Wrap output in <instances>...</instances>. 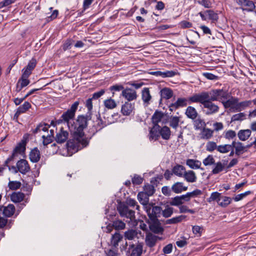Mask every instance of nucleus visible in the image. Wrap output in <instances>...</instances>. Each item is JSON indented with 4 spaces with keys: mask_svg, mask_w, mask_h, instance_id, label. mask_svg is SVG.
<instances>
[{
    "mask_svg": "<svg viewBox=\"0 0 256 256\" xmlns=\"http://www.w3.org/2000/svg\"><path fill=\"white\" fill-rule=\"evenodd\" d=\"M104 104L105 107L108 109H113L117 106L115 100L111 98L106 100Z\"/></svg>",
    "mask_w": 256,
    "mask_h": 256,
    "instance_id": "obj_43",
    "label": "nucleus"
},
{
    "mask_svg": "<svg viewBox=\"0 0 256 256\" xmlns=\"http://www.w3.org/2000/svg\"><path fill=\"white\" fill-rule=\"evenodd\" d=\"M138 232L136 230H129L126 231L124 233V236L126 239L128 240H132L137 237Z\"/></svg>",
    "mask_w": 256,
    "mask_h": 256,
    "instance_id": "obj_36",
    "label": "nucleus"
},
{
    "mask_svg": "<svg viewBox=\"0 0 256 256\" xmlns=\"http://www.w3.org/2000/svg\"><path fill=\"white\" fill-rule=\"evenodd\" d=\"M232 148H234L235 149V154L237 156H240L246 150V147L240 142L233 141L232 143Z\"/></svg>",
    "mask_w": 256,
    "mask_h": 256,
    "instance_id": "obj_17",
    "label": "nucleus"
},
{
    "mask_svg": "<svg viewBox=\"0 0 256 256\" xmlns=\"http://www.w3.org/2000/svg\"><path fill=\"white\" fill-rule=\"evenodd\" d=\"M162 78H171L175 76L177 72L173 70H166L162 72Z\"/></svg>",
    "mask_w": 256,
    "mask_h": 256,
    "instance_id": "obj_63",
    "label": "nucleus"
},
{
    "mask_svg": "<svg viewBox=\"0 0 256 256\" xmlns=\"http://www.w3.org/2000/svg\"><path fill=\"white\" fill-rule=\"evenodd\" d=\"M252 104V101L250 100H244L241 102H239L238 100L235 108V110H236V112H241L246 108L250 106Z\"/></svg>",
    "mask_w": 256,
    "mask_h": 256,
    "instance_id": "obj_25",
    "label": "nucleus"
},
{
    "mask_svg": "<svg viewBox=\"0 0 256 256\" xmlns=\"http://www.w3.org/2000/svg\"><path fill=\"white\" fill-rule=\"evenodd\" d=\"M36 60L34 58H32L28 62V64L27 65L26 68L30 71H32L36 67Z\"/></svg>",
    "mask_w": 256,
    "mask_h": 256,
    "instance_id": "obj_64",
    "label": "nucleus"
},
{
    "mask_svg": "<svg viewBox=\"0 0 256 256\" xmlns=\"http://www.w3.org/2000/svg\"><path fill=\"white\" fill-rule=\"evenodd\" d=\"M214 159L212 155H208L203 160V164L206 166L212 165L214 164Z\"/></svg>",
    "mask_w": 256,
    "mask_h": 256,
    "instance_id": "obj_55",
    "label": "nucleus"
},
{
    "mask_svg": "<svg viewBox=\"0 0 256 256\" xmlns=\"http://www.w3.org/2000/svg\"><path fill=\"white\" fill-rule=\"evenodd\" d=\"M142 99L144 104H148L152 99V96L150 94V88H144L142 90Z\"/></svg>",
    "mask_w": 256,
    "mask_h": 256,
    "instance_id": "obj_22",
    "label": "nucleus"
},
{
    "mask_svg": "<svg viewBox=\"0 0 256 256\" xmlns=\"http://www.w3.org/2000/svg\"><path fill=\"white\" fill-rule=\"evenodd\" d=\"M30 159L32 162H38L40 158V152L37 148L32 149L29 154Z\"/></svg>",
    "mask_w": 256,
    "mask_h": 256,
    "instance_id": "obj_27",
    "label": "nucleus"
},
{
    "mask_svg": "<svg viewBox=\"0 0 256 256\" xmlns=\"http://www.w3.org/2000/svg\"><path fill=\"white\" fill-rule=\"evenodd\" d=\"M238 4L242 6L243 10L252 12L255 8L254 2L250 0H238Z\"/></svg>",
    "mask_w": 256,
    "mask_h": 256,
    "instance_id": "obj_12",
    "label": "nucleus"
},
{
    "mask_svg": "<svg viewBox=\"0 0 256 256\" xmlns=\"http://www.w3.org/2000/svg\"><path fill=\"white\" fill-rule=\"evenodd\" d=\"M121 95L128 102L136 100L138 97L136 92L134 90L128 88L123 90Z\"/></svg>",
    "mask_w": 256,
    "mask_h": 256,
    "instance_id": "obj_11",
    "label": "nucleus"
},
{
    "mask_svg": "<svg viewBox=\"0 0 256 256\" xmlns=\"http://www.w3.org/2000/svg\"><path fill=\"white\" fill-rule=\"evenodd\" d=\"M180 118L178 116H171L170 119L168 118L169 126L172 128H176L178 126Z\"/></svg>",
    "mask_w": 256,
    "mask_h": 256,
    "instance_id": "obj_44",
    "label": "nucleus"
},
{
    "mask_svg": "<svg viewBox=\"0 0 256 256\" xmlns=\"http://www.w3.org/2000/svg\"><path fill=\"white\" fill-rule=\"evenodd\" d=\"M26 145L24 144V142H20L18 143L14 150L12 156H15L17 154H21L24 152L26 150Z\"/></svg>",
    "mask_w": 256,
    "mask_h": 256,
    "instance_id": "obj_38",
    "label": "nucleus"
},
{
    "mask_svg": "<svg viewBox=\"0 0 256 256\" xmlns=\"http://www.w3.org/2000/svg\"><path fill=\"white\" fill-rule=\"evenodd\" d=\"M126 204L128 206L132 207H135L136 210H139L140 206L138 204L136 200L131 198H128L126 200Z\"/></svg>",
    "mask_w": 256,
    "mask_h": 256,
    "instance_id": "obj_54",
    "label": "nucleus"
},
{
    "mask_svg": "<svg viewBox=\"0 0 256 256\" xmlns=\"http://www.w3.org/2000/svg\"><path fill=\"white\" fill-rule=\"evenodd\" d=\"M183 204L180 196L174 197L170 202V204L174 206H179Z\"/></svg>",
    "mask_w": 256,
    "mask_h": 256,
    "instance_id": "obj_59",
    "label": "nucleus"
},
{
    "mask_svg": "<svg viewBox=\"0 0 256 256\" xmlns=\"http://www.w3.org/2000/svg\"><path fill=\"white\" fill-rule=\"evenodd\" d=\"M202 74L204 76L209 80H217L219 78L218 76H216L210 72H203Z\"/></svg>",
    "mask_w": 256,
    "mask_h": 256,
    "instance_id": "obj_60",
    "label": "nucleus"
},
{
    "mask_svg": "<svg viewBox=\"0 0 256 256\" xmlns=\"http://www.w3.org/2000/svg\"><path fill=\"white\" fill-rule=\"evenodd\" d=\"M21 186L20 182L18 181H10L8 184V187L10 190H16L20 188Z\"/></svg>",
    "mask_w": 256,
    "mask_h": 256,
    "instance_id": "obj_47",
    "label": "nucleus"
},
{
    "mask_svg": "<svg viewBox=\"0 0 256 256\" xmlns=\"http://www.w3.org/2000/svg\"><path fill=\"white\" fill-rule=\"evenodd\" d=\"M110 90L112 92V96H114V92H120L124 90V86L122 84H116L112 86L109 88Z\"/></svg>",
    "mask_w": 256,
    "mask_h": 256,
    "instance_id": "obj_52",
    "label": "nucleus"
},
{
    "mask_svg": "<svg viewBox=\"0 0 256 256\" xmlns=\"http://www.w3.org/2000/svg\"><path fill=\"white\" fill-rule=\"evenodd\" d=\"M212 134L213 131L210 129H202L200 135L201 138L207 140L212 136Z\"/></svg>",
    "mask_w": 256,
    "mask_h": 256,
    "instance_id": "obj_39",
    "label": "nucleus"
},
{
    "mask_svg": "<svg viewBox=\"0 0 256 256\" xmlns=\"http://www.w3.org/2000/svg\"><path fill=\"white\" fill-rule=\"evenodd\" d=\"M25 195L21 192H14L10 195L11 200L14 202L18 203L22 201L24 198Z\"/></svg>",
    "mask_w": 256,
    "mask_h": 256,
    "instance_id": "obj_26",
    "label": "nucleus"
},
{
    "mask_svg": "<svg viewBox=\"0 0 256 256\" xmlns=\"http://www.w3.org/2000/svg\"><path fill=\"white\" fill-rule=\"evenodd\" d=\"M160 129H150L149 134L150 140H156L160 136Z\"/></svg>",
    "mask_w": 256,
    "mask_h": 256,
    "instance_id": "obj_40",
    "label": "nucleus"
},
{
    "mask_svg": "<svg viewBox=\"0 0 256 256\" xmlns=\"http://www.w3.org/2000/svg\"><path fill=\"white\" fill-rule=\"evenodd\" d=\"M188 190V187L184 186L182 182H176L172 186V190L176 194H180Z\"/></svg>",
    "mask_w": 256,
    "mask_h": 256,
    "instance_id": "obj_21",
    "label": "nucleus"
},
{
    "mask_svg": "<svg viewBox=\"0 0 256 256\" xmlns=\"http://www.w3.org/2000/svg\"><path fill=\"white\" fill-rule=\"evenodd\" d=\"M158 240V236L149 234L146 236L145 242L148 246L152 248L156 245Z\"/></svg>",
    "mask_w": 256,
    "mask_h": 256,
    "instance_id": "obj_20",
    "label": "nucleus"
},
{
    "mask_svg": "<svg viewBox=\"0 0 256 256\" xmlns=\"http://www.w3.org/2000/svg\"><path fill=\"white\" fill-rule=\"evenodd\" d=\"M208 92L212 101H218L222 103L230 97L228 92L223 89H214Z\"/></svg>",
    "mask_w": 256,
    "mask_h": 256,
    "instance_id": "obj_5",
    "label": "nucleus"
},
{
    "mask_svg": "<svg viewBox=\"0 0 256 256\" xmlns=\"http://www.w3.org/2000/svg\"><path fill=\"white\" fill-rule=\"evenodd\" d=\"M96 121L95 124L92 126V127H100V128H104L106 126V124H104L102 120L100 118V114L98 115V116H96Z\"/></svg>",
    "mask_w": 256,
    "mask_h": 256,
    "instance_id": "obj_57",
    "label": "nucleus"
},
{
    "mask_svg": "<svg viewBox=\"0 0 256 256\" xmlns=\"http://www.w3.org/2000/svg\"><path fill=\"white\" fill-rule=\"evenodd\" d=\"M212 121H210L206 123L204 120L200 118L196 119L194 122L196 128H206V126L208 124L210 126H212Z\"/></svg>",
    "mask_w": 256,
    "mask_h": 256,
    "instance_id": "obj_31",
    "label": "nucleus"
},
{
    "mask_svg": "<svg viewBox=\"0 0 256 256\" xmlns=\"http://www.w3.org/2000/svg\"><path fill=\"white\" fill-rule=\"evenodd\" d=\"M251 134V131L250 129L242 130L238 133V136L242 140H247Z\"/></svg>",
    "mask_w": 256,
    "mask_h": 256,
    "instance_id": "obj_34",
    "label": "nucleus"
},
{
    "mask_svg": "<svg viewBox=\"0 0 256 256\" xmlns=\"http://www.w3.org/2000/svg\"><path fill=\"white\" fill-rule=\"evenodd\" d=\"M192 102L189 100V98L188 99L184 98H178L175 102L170 104L169 108L172 112L179 108L186 106L188 104H190Z\"/></svg>",
    "mask_w": 256,
    "mask_h": 256,
    "instance_id": "obj_10",
    "label": "nucleus"
},
{
    "mask_svg": "<svg viewBox=\"0 0 256 256\" xmlns=\"http://www.w3.org/2000/svg\"><path fill=\"white\" fill-rule=\"evenodd\" d=\"M146 210L150 219L154 222L158 220V218L162 214V209L159 206L148 205L146 206Z\"/></svg>",
    "mask_w": 256,
    "mask_h": 256,
    "instance_id": "obj_6",
    "label": "nucleus"
},
{
    "mask_svg": "<svg viewBox=\"0 0 256 256\" xmlns=\"http://www.w3.org/2000/svg\"><path fill=\"white\" fill-rule=\"evenodd\" d=\"M80 99L74 102L70 108L64 112L58 119L55 118L54 120H48L49 124L46 122H42L36 128H50L52 126L56 127L61 126H66L68 128H86L88 126L90 122L92 120V115L90 113L86 114H80L76 118V114L80 104Z\"/></svg>",
    "mask_w": 256,
    "mask_h": 256,
    "instance_id": "obj_1",
    "label": "nucleus"
},
{
    "mask_svg": "<svg viewBox=\"0 0 256 256\" xmlns=\"http://www.w3.org/2000/svg\"><path fill=\"white\" fill-rule=\"evenodd\" d=\"M220 196L221 194L217 192H213L210 194V196L207 199V202L209 203H211L212 202L216 200L218 202V200H220Z\"/></svg>",
    "mask_w": 256,
    "mask_h": 256,
    "instance_id": "obj_46",
    "label": "nucleus"
},
{
    "mask_svg": "<svg viewBox=\"0 0 256 256\" xmlns=\"http://www.w3.org/2000/svg\"><path fill=\"white\" fill-rule=\"evenodd\" d=\"M134 109V104L126 102L122 106L121 112L124 116H130Z\"/></svg>",
    "mask_w": 256,
    "mask_h": 256,
    "instance_id": "obj_14",
    "label": "nucleus"
},
{
    "mask_svg": "<svg viewBox=\"0 0 256 256\" xmlns=\"http://www.w3.org/2000/svg\"><path fill=\"white\" fill-rule=\"evenodd\" d=\"M182 178L186 182L190 183H194L197 180L196 174L192 170H186Z\"/></svg>",
    "mask_w": 256,
    "mask_h": 256,
    "instance_id": "obj_15",
    "label": "nucleus"
},
{
    "mask_svg": "<svg viewBox=\"0 0 256 256\" xmlns=\"http://www.w3.org/2000/svg\"><path fill=\"white\" fill-rule=\"evenodd\" d=\"M30 107V104L28 102H25L23 104L17 108L14 117L18 118L21 114L26 112Z\"/></svg>",
    "mask_w": 256,
    "mask_h": 256,
    "instance_id": "obj_24",
    "label": "nucleus"
},
{
    "mask_svg": "<svg viewBox=\"0 0 256 256\" xmlns=\"http://www.w3.org/2000/svg\"><path fill=\"white\" fill-rule=\"evenodd\" d=\"M154 192L155 190L154 186L150 184H148L144 186L142 192L146 193V194L149 196H151L154 194Z\"/></svg>",
    "mask_w": 256,
    "mask_h": 256,
    "instance_id": "obj_48",
    "label": "nucleus"
},
{
    "mask_svg": "<svg viewBox=\"0 0 256 256\" xmlns=\"http://www.w3.org/2000/svg\"><path fill=\"white\" fill-rule=\"evenodd\" d=\"M186 164L191 169L200 168L202 170H204L202 168H200L202 163L198 160L194 159H188L186 160Z\"/></svg>",
    "mask_w": 256,
    "mask_h": 256,
    "instance_id": "obj_23",
    "label": "nucleus"
},
{
    "mask_svg": "<svg viewBox=\"0 0 256 256\" xmlns=\"http://www.w3.org/2000/svg\"><path fill=\"white\" fill-rule=\"evenodd\" d=\"M132 182L134 184H140L143 181V178L140 176L135 174L132 178Z\"/></svg>",
    "mask_w": 256,
    "mask_h": 256,
    "instance_id": "obj_62",
    "label": "nucleus"
},
{
    "mask_svg": "<svg viewBox=\"0 0 256 256\" xmlns=\"http://www.w3.org/2000/svg\"><path fill=\"white\" fill-rule=\"evenodd\" d=\"M192 231L194 234L196 236L200 237L202 236L203 228L202 226H192Z\"/></svg>",
    "mask_w": 256,
    "mask_h": 256,
    "instance_id": "obj_53",
    "label": "nucleus"
},
{
    "mask_svg": "<svg viewBox=\"0 0 256 256\" xmlns=\"http://www.w3.org/2000/svg\"><path fill=\"white\" fill-rule=\"evenodd\" d=\"M159 132L160 136H162V138L165 140L170 138V129H160Z\"/></svg>",
    "mask_w": 256,
    "mask_h": 256,
    "instance_id": "obj_50",
    "label": "nucleus"
},
{
    "mask_svg": "<svg viewBox=\"0 0 256 256\" xmlns=\"http://www.w3.org/2000/svg\"><path fill=\"white\" fill-rule=\"evenodd\" d=\"M152 128H168L166 124L168 123V116L162 111L156 110L151 118Z\"/></svg>",
    "mask_w": 256,
    "mask_h": 256,
    "instance_id": "obj_4",
    "label": "nucleus"
},
{
    "mask_svg": "<svg viewBox=\"0 0 256 256\" xmlns=\"http://www.w3.org/2000/svg\"><path fill=\"white\" fill-rule=\"evenodd\" d=\"M143 252V244L142 243L132 244L128 248V256H141Z\"/></svg>",
    "mask_w": 256,
    "mask_h": 256,
    "instance_id": "obj_9",
    "label": "nucleus"
},
{
    "mask_svg": "<svg viewBox=\"0 0 256 256\" xmlns=\"http://www.w3.org/2000/svg\"><path fill=\"white\" fill-rule=\"evenodd\" d=\"M149 196L146 194L142 192H138V199L140 202L145 206L147 205L149 202Z\"/></svg>",
    "mask_w": 256,
    "mask_h": 256,
    "instance_id": "obj_33",
    "label": "nucleus"
},
{
    "mask_svg": "<svg viewBox=\"0 0 256 256\" xmlns=\"http://www.w3.org/2000/svg\"><path fill=\"white\" fill-rule=\"evenodd\" d=\"M112 226L116 230H122L124 229L126 224L121 220H115L112 222Z\"/></svg>",
    "mask_w": 256,
    "mask_h": 256,
    "instance_id": "obj_42",
    "label": "nucleus"
},
{
    "mask_svg": "<svg viewBox=\"0 0 256 256\" xmlns=\"http://www.w3.org/2000/svg\"><path fill=\"white\" fill-rule=\"evenodd\" d=\"M173 210L172 208L167 206L164 210H162V214L166 218L170 217L173 214Z\"/></svg>",
    "mask_w": 256,
    "mask_h": 256,
    "instance_id": "obj_49",
    "label": "nucleus"
},
{
    "mask_svg": "<svg viewBox=\"0 0 256 256\" xmlns=\"http://www.w3.org/2000/svg\"><path fill=\"white\" fill-rule=\"evenodd\" d=\"M224 165L220 162L216 164L215 167L213 168L212 172L213 174H218L223 170Z\"/></svg>",
    "mask_w": 256,
    "mask_h": 256,
    "instance_id": "obj_51",
    "label": "nucleus"
},
{
    "mask_svg": "<svg viewBox=\"0 0 256 256\" xmlns=\"http://www.w3.org/2000/svg\"><path fill=\"white\" fill-rule=\"evenodd\" d=\"M205 14L208 16V18L213 22H216L218 18V14L212 10H206Z\"/></svg>",
    "mask_w": 256,
    "mask_h": 256,
    "instance_id": "obj_41",
    "label": "nucleus"
},
{
    "mask_svg": "<svg viewBox=\"0 0 256 256\" xmlns=\"http://www.w3.org/2000/svg\"><path fill=\"white\" fill-rule=\"evenodd\" d=\"M239 99L238 98L231 96L230 98L224 100L222 104L226 109H228V112H236L235 108L238 103Z\"/></svg>",
    "mask_w": 256,
    "mask_h": 256,
    "instance_id": "obj_8",
    "label": "nucleus"
},
{
    "mask_svg": "<svg viewBox=\"0 0 256 256\" xmlns=\"http://www.w3.org/2000/svg\"><path fill=\"white\" fill-rule=\"evenodd\" d=\"M117 208L121 216L129 218L130 220L134 219V211L130 210L127 206L124 204H120Z\"/></svg>",
    "mask_w": 256,
    "mask_h": 256,
    "instance_id": "obj_7",
    "label": "nucleus"
},
{
    "mask_svg": "<svg viewBox=\"0 0 256 256\" xmlns=\"http://www.w3.org/2000/svg\"><path fill=\"white\" fill-rule=\"evenodd\" d=\"M92 100V98H90L86 100L85 103V106L88 108L87 113H90V114L91 115H92V110L93 108Z\"/></svg>",
    "mask_w": 256,
    "mask_h": 256,
    "instance_id": "obj_61",
    "label": "nucleus"
},
{
    "mask_svg": "<svg viewBox=\"0 0 256 256\" xmlns=\"http://www.w3.org/2000/svg\"><path fill=\"white\" fill-rule=\"evenodd\" d=\"M232 150V144L220 145L217 148V150L222 154L228 153Z\"/></svg>",
    "mask_w": 256,
    "mask_h": 256,
    "instance_id": "obj_37",
    "label": "nucleus"
},
{
    "mask_svg": "<svg viewBox=\"0 0 256 256\" xmlns=\"http://www.w3.org/2000/svg\"><path fill=\"white\" fill-rule=\"evenodd\" d=\"M246 114L244 112H240L233 115L231 118L230 123L235 121H242L246 118Z\"/></svg>",
    "mask_w": 256,
    "mask_h": 256,
    "instance_id": "obj_45",
    "label": "nucleus"
},
{
    "mask_svg": "<svg viewBox=\"0 0 256 256\" xmlns=\"http://www.w3.org/2000/svg\"><path fill=\"white\" fill-rule=\"evenodd\" d=\"M68 136V131L64 130L63 129H60L56 135V140L58 143H64L67 140Z\"/></svg>",
    "mask_w": 256,
    "mask_h": 256,
    "instance_id": "obj_16",
    "label": "nucleus"
},
{
    "mask_svg": "<svg viewBox=\"0 0 256 256\" xmlns=\"http://www.w3.org/2000/svg\"><path fill=\"white\" fill-rule=\"evenodd\" d=\"M84 130V129H74L71 131L72 138L67 142L69 150L78 152L88 145L92 135L86 134Z\"/></svg>",
    "mask_w": 256,
    "mask_h": 256,
    "instance_id": "obj_2",
    "label": "nucleus"
},
{
    "mask_svg": "<svg viewBox=\"0 0 256 256\" xmlns=\"http://www.w3.org/2000/svg\"><path fill=\"white\" fill-rule=\"evenodd\" d=\"M232 201L231 198L220 196V200H218V204L222 208H226L232 202Z\"/></svg>",
    "mask_w": 256,
    "mask_h": 256,
    "instance_id": "obj_28",
    "label": "nucleus"
},
{
    "mask_svg": "<svg viewBox=\"0 0 256 256\" xmlns=\"http://www.w3.org/2000/svg\"><path fill=\"white\" fill-rule=\"evenodd\" d=\"M186 169L184 166L176 164L172 168V172L177 176L182 178Z\"/></svg>",
    "mask_w": 256,
    "mask_h": 256,
    "instance_id": "obj_19",
    "label": "nucleus"
},
{
    "mask_svg": "<svg viewBox=\"0 0 256 256\" xmlns=\"http://www.w3.org/2000/svg\"><path fill=\"white\" fill-rule=\"evenodd\" d=\"M16 167L18 170L22 174H26L30 170V166L28 161L24 159H22L17 162Z\"/></svg>",
    "mask_w": 256,
    "mask_h": 256,
    "instance_id": "obj_13",
    "label": "nucleus"
},
{
    "mask_svg": "<svg viewBox=\"0 0 256 256\" xmlns=\"http://www.w3.org/2000/svg\"><path fill=\"white\" fill-rule=\"evenodd\" d=\"M188 118L194 120L198 116V112L196 108L192 106H188L185 112Z\"/></svg>",
    "mask_w": 256,
    "mask_h": 256,
    "instance_id": "obj_32",
    "label": "nucleus"
},
{
    "mask_svg": "<svg viewBox=\"0 0 256 256\" xmlns=\"http://www.w3.org/2000/svg\"><path fill=\"white\" fill-rule=\"evenodd\" d=\"M160 94L162 98L169 100L173 96L174 92L170 88H164L160 90Z\"/></svg>",
    "mask_w": 256,
    "mask_h": 256,
    "instance_id": "obj_29",
    "label": "nucleus"
},
{
    "mask_svg": "<svg viewBox=\"0 0 256 256\" xmlns=\"http://www.w3.org/2000/svg\"><path fill=\"white\" fill-rule=\"evenodd\" d=\"M190 102H200L203 105V112L208 116L214 114L219 111V106L213 102L210 98V94L208 92L196 94L189 97Z\"/></svg>",
    "mask_w": 256,
    "mask_h": 256,
    "instance_id": "obj_3",
    "label": "nucleus"
},
{
    "mask_svg": "<svg viewBox=\"0 0 256 256\" xmlns=\"http://www.w3.org/2000/svg\"><path fill=\"white\" fill-rule=\"evenodd\" d=\"M123 236L118 232H115L112 235L110 238V245L114 248H117L119 242L122 240Z\"/></svg>",
    "mask_w": 256,
    "mask_h": 256,
    "instance_id": "obj_18",
    "label": "nucleus"
},
{
    "mask_svg": "<svg viewBox=\"0 0 256 256\" xmlns=\"http://www.w3.org/2000/svg\"><path fill=\"white\" fill-rule=\"evenodd\" d=\"M15 210L13 204H9L8 206L3 207L2 213L6 216L10 217L14 214Z\"/></svg>",
    "mask_w": 256,
    "mask_h": 256,
    "instance_id": "obj_30",
    "label": "nucleus"
},
{
    "mask_svg": "<svg viewBox=\"0 0 256 256\" xmlns=\"http://www.w3.org/2000/svg\"><path fill=\"white\" fill-rule=\"evenodd\" d=\"M186 218V216L184 215H180L174 218H172L170 219L167 220L166 222V224H176L179 222H180L183 220H184Z\"/></svg>",
    "mask_w": 256,
    "mask_h": 256,
    "instance_id": "obj_35",
    "label": "nucleus"
},
{
    "mask_svg": "<svg viewBox=\"0 0 256 256\" xmlns=\"http://www.w3.org/2000/svg\"><path fill=\"white\" fill-rule=\"evenodd\" d=\"M74 41L72 39L66 40L62 45V49L64 51L69 50L71 48Z\"/></svg>",
    "mask_w": 256,
    "mask_h": 256,
    "instance_id": "obj_58",
    "label": "nucleus"
},
{
    "mask_svg": "<svg viewBox=\"0 0 256 256\" xmlns=\"http://www.w3.org/2000/svg\"><path fill=\"white\" fill-rule=\"evenodd\" d=\"M218 146L215 142H209L207 143L206 146V150L210 152H213L214 150H217Z\"/></svg>",
    "mask_w": 256,
    "mask_h": 256,
    "instance_id": "obj_56",
    "label": "nucleus"
}]
</instances>
